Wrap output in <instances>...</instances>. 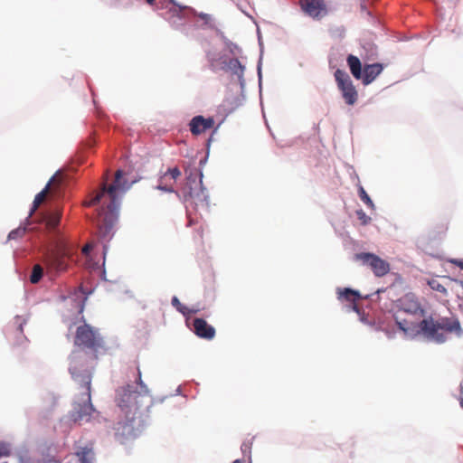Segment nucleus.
Wrapping results in <instances>:
<instances>
[{"label":"nucleus","mask_w":463,"mask_h":463,"mask_svg":"<svg viewBox=\"0 0 463 463\" xmlns=\"http://www.w3.org/2000/svg\"><path fill=\"white\" fill-rule=\"evenodd\" d=\"M354 260H359L364 266L369 267L375 277L381 278L390 271V264L378 255L372 252H359L354 256Z\"/></svg>","instance_id":"nucleus-10"},{"label":"nucleus","mask_w":463,"mask_h":463,"mask_svg":"<svg viewBox=\"0 0 463 463\" xmlns=\"http://www.w3.org/2000/svg\"><path fill=\"white\" fill-rule=\"evenodd\" d=\"M158 14L170 25L180 30L186 36L198 37V30L213 28V17L205 13H197L194 8L179 5L175 0H167L162 6H156Z\"/></svg>","instance_id":"nucleus-3"},{"label":"nucleus","mask_w":463,"mask_h":463,"mask_svg":"<svg viewBox=\"0 0 463 463\" xmlns=\"http://www.w3.org/2000/svg\"><path fill=\"white\" fill-rule=\"evenodd\" d=\"M217 132V128H214V129L213 130L212 132V135L209 137V138L206 140V155L204 156V157H203L202 159H200L199 161V165L200 167H203L207 160H208V156H209V153H210V146H211V143L213 141V136Z\"/></svg>","instance_id":"nucleus-30"},{"label":"nucleus","mask_w":463,"mask_h":463,"mask_svg":"<svg viewBox=\"0 0 463 463\" xmlns=\"http://www.w3.org/2000/svg\"><path fill=\"white\" fill-rule=\"evenodd\" d=\"M383 71V63L375 62L372 64H365L364 66L363 77L360 78V80H362L364 85H369L382 73Z\"/></svg>","instance_id":"nucleus-17"},{"label":"nucleus","mask_w":463,"mask_h":463,"mask_svg":"<svg viewBox=\"0 0 463 463\" xmlns=\"http://www.w3.org/2000/svg\"><path fill=\"white\" fill-rule=\"evenodd\" d=\"M434 325H438L437 333H440L439 330H446L450 333L455 332L458 336L463 335V330L458 319L450 322L448 318H444L441 322L434 321Z\"/></svg>","instance_id":"nucleus-18"},{"label":"nucleus","mask_w":463,"mask_h":463,"mask_svg":"<svg viewBox=\"0 0 463 463\" xmlns=\"http://www.w3.org/2000/svg\"><path fill=\"white\" fill-rule=\"evenodd\" d=\"M80 463H93L94 451L92 448L81 447L76 451Z\"/></svg>","instance_id":"nucleus-22"},{"label":"nucleus","mask_w":463,"mask_h":463,"mask_svg":"<svg viewBox=\"0 0 463 463\" xmlns=\"http://www.w3.org/2000/svg\"><path fill=\"white\" fill-rule=\"evenodd\" d=\"M346 62L349 67L350 72L354 76V78L356 80H360V78L363 77L364 71V67L362 65L360 59L355 55L349 54L346 57Z\"/></svg>","instance_id":"nucleus-19"},{"label":"nucleus","mask_w":463,"mask_h":463,"mask_svg":"<svg viewBox=\"0 0 463 463\" xmlns=\"http://www.w3.org/2000/svg\"><path fill=\"white\" fill-rule=\"evenodd\" d=\"M206 57L209 67L213 71L218 70V64L220 63V69L231 73L232 78H236L241 92H245L246 80L244 79V72L246 67L239 61V58H227L224 55L217 57L216 53L212 52H208Z\"/></svg>","instance_id":"nucleus-6"},{"label":"nucleus","mask_w":463,"mask_h":463,"mask_svg":"<svg viewBox=\"0 0 463 463\" xmlns=\"http://www.w3.org/2000/svg\"><path fill=\"white\" fill-rule=\"evenodd\" d=\"M437 327L438 325H434L433 318L429 317L418 323L408 324L404 334L410 338L423 335L428 340L442 344L446 341V336L443 333H437Z\"/></svg>","instance_id":"nucleus-7"},{"label":"nucleus","mask_w":463,"mask_h":463,"mask_svg":"<svg viewBox=\"0 0 463 463\" xmlns=\"http://www.w3.org/2000/svg\"><path fill=\"white\" fill-rule=\"evenodd\" d=\"M146 2L151 6L156 5V0H146Z\"/></svg>","instance_id":"nucleus-44"},{"label":"nucleus","mask_w":463,"mask_h":463,"mask_svg":"<svg viewBox=\"0 0 463 463\" xmlns=\"http://www.w3.org/2000/svg\"><path fill=\"white\" fill-rule=\"evenodd\" d=\"M337 298L340 301H346L350 303V307L353 311L360 314V309L356 304V301L362 298V295L358 290L351 288H337Z\"/></svg>","instance_id":"nucleus-15"},{"label":"nucleus","mask_w":463,"mask_h":463,"mask_svg":"<svg viewBox=\"0 0 463 463\" xmlns=\"http://www.w3.org/2000/svg\"><path fill=\"white\" fill-rule=\"evenodd\" d=\"M11 454V444L5 441H0V458L8 457Z\"/></svg>","instance_id":"nucleus-34"},{"label":"nucleus","mask_w":463,"mask_h":463,"mask_svg":"<svg viewBox=\"0 0 463 463\" xmlns=\"http://www.w3.org/2000/svg\"><path fill=\"white\" fill-rule=\"evenodd\" d=\"M330 32L333 35H337L342 38L345 36V29L344 26H336L335 28L330 29Z\"/></svg>","instance_id":"nucleus-40"},{"label":"nucleus","mask_w":463,"mask_h":463,"mask_svg":"<svg viewBox=\"0 0 463 463\" xmlns=\"http://www.w3.org/2000/svg\"><path fill=\"white\" fill-rule=\"evenodd\" d=\"M87 299V297H84L80 302H79V312L81 313L84 309V302Z\"/></svg>","instance_id":"nucleus-43"},{"label":"nucleus","mask_w":463,"mask_h":463,"mask_svg":"<svg viewBox=\"0 0 463 463\" xmlns=\"http://www.w3.org/2000/svg\"><path fill=\"white\" fill-rule=\"evenodd\" d=\"M355 213L362 225H367L371 222V217H369L362 209L357 210Z\"/></svg>","instance_id":"nucleus-33"},{"label":"nucleus","mask_w":463,"mask_h":463,"mask_svg":"<svg viewBox=\"0 0 463 463\" xmlns=\"http://www.w3.org/2000/svg\"><path fill=\"white\" fill-rule=\"evenodd\" d=\"M171 304L174 307L176 308L178 312H180L183 316L186 317V321H188L189 316L191 314H194L197 312L196 309H191L183 305L179 298L176 296H174L171 299Z\"/></svg>","instance_id":"nucleus-23"},{"label":"nucleus","mask_w":463,"mask_h":463,"mask_svg":"<svg viewBox=\"0 0 463 463\" xmlns=\"http://www.w3.org/2000/svg\"><path fill=\"white\" fill-rule=\"evenodd\" d=\"M232 463H243L241 459H235Z\"/></svg>","instance_id":"nucleus-47"},{"label":"nucleus","mask_w":463,"mask_h":463,"mask_svg":"<svg viewBox=\"0 0 463 463\" xmlns=\"http://www.w3.org/2000/svg\"><path fill=\"white\" fill-rule=\"evenodd\" d=\"M107 251H108V246L107 245H103V269L101 270V273H100V279L103 280V281H108L107 279V277H106V269L104 268V265H105V258H106V254H107Z\"/></svg>","instance_id":"nucleus-39"},{"label":"nucleus","mask_w":463,"mask_h":463,"mask_svg":"<svg viewBox=\"0 0 463 463\" xmlns=\"http://www.w3.org/2000/svg\"><path fill=\"white\" fill-rule=\"evenodd\" d=\"M137 180L134 179L128 182L125 178V172L118 169L115 175V180L110 186L103 184L99 190L94 191L88 202L89 206L99 204L101 200L108 195L109 203L107 205V211L102 209L103 219L99 227V234L102 241H109L113 236V227L118 220L119 208L121 205L122 196L128 191L132 184Z\"/></svg>","instance_id":"nucleus-1"},{"label":"nucleus","mask_w":463,"mask_h":463,"mask_svg":"<svg viewBox=\"0 0 463 463\" xmlns=\"http://www.w3.org/2000/svg\"><path fill=\"white\" fill-rule=\"evenodd\" d=\"M241 449L243 455L249 454V463H251V456H250V449H251V444L243 442L241 446Z\"/></svg>","instance_id":"nucleus-38"},{"label":"nucleus","mask_w":463,"mask_h":463,"mask_svg":"<svg viewBox=\"0 0 463 463\" xmlns=\"http://www.w3.org/2000/svg\"><path fill=\"white\" fill-rule=\"evenodd\" d=\"M74 344L77 346L71 353L76 350H80L83 352L86 356L83 359H78V367L80 370H82L84 367H87L91 371L90 366L87 364L88 357L90 356L87 352L80 349V346L89 348L93 352H97L99 348L103 345V339L100 336L99 333L92 328L90 325L80 326L77 328ZM71 355H70L71 357Z\"/></svg>","instance_id":"nucleus-5"},{"label":"nucleus","mask_w":463,"mask_h":463,"mask_svg":"<svg viewBox=\"0 0 463 463\" xmlns=\"http://www.w3.org/2000/svg\"><path fill=\"white\" fill-rule=\"evenodd\" d=\"M450 262L463 269V259H452Z\"/></svg>","instance_id":"nucleus-42"},{"label":"nucleus","mask_w":463,"mask_h":463,"mask_svg":"<svg viewBox=\"0 0 463 463\" xmlns=\"http://www.w3.org/2000/svg\"><path fill=\"white\" fill-rule=\"evenodd\" d=\"M189 130L194 136H198L214 126V119L213 117L204 118L202 115H196L192 118L189 124Z\"/></svg>","instance_id":"nucleus-14"},{"label":"nucleus","mask_w":463,"mask_h":463,"mask_svg":"<svg viewBox=\"0 0 463 463\" xmlns=\"http://www.w3.org/2000/svg\"><path fill=\"white\" fill-rule=\"evenodd\" d=\"M30 315L27 314L25 316H15L14 318V324L16 326L17 333L20 335L21 337H23L24 340H26V337L24 335V326L27 323L29 320Z\"/></svg>","instance_id":"nucleus-26"},{"label":"nucleus","mask_w":463,"mask_h":463,"mask_svg":"<svg viewBox=\"0 0 463 463\" xmlns=\"http://www.w3.org/2000/svg\"><path fill=\"white\" fill-rule=\"evenodd\" d=\"M191 330L200 338L213 339L215 335V329L203 318H194Z\"/></svg>","instance_id":"nucleus-16"},{"label":"nucleus","mask_w":463,"mask_h":463,"mask_svg":"<svg viewBox=\"0 0 463 463\" xmlns=\"http://www.w3.org/2000/svg\"><path fill=\"white\" fill-rule=\"evenodd\" d=\"M54 177H55V175L52 176V178L48 181V183L46 184L45 187L40 192L38 193L33 201V203H32V206L30 208V211H29V214L28 216L26 217V222L28 223H32L31 222V217L32 215L34 213V212L36 211L37 207L39 206V204L42 203V201L43 200V198L45 197V194L46 193L48 192L50 186H51V184L52 183V181L54 180Z\"/></svg>","instance_id":"nucleus-20"},{"label":"nucleus","mask_w":463,"mask_h":463,"mask_svg":"<svg viewBox=\"0 0 463 463\" xmlns=\"http://www.w3.org/2000/svg\"><path fill=\"white\" fill-rule=\"evenodd\" d=\"M31 223H28L26 222V219L24 220V222L21 224L18 228L12 230L7 237L8 241L12 240H17L19 238H22L28 231V226Z\"/></svg>","instance_id":"nucleus-24"},{"label":"nucleus","mask_w":463,"mask_h":463,"mask_svg":"<svg viewBox=\"0 0 463 463\" xmlns=\"http://www.w3.org/2000/svg\"><path fill=\"white\" fill-rule=\"evenodd\" d=\"M334 76L345 103L354 105L357 101L358 93L348 73L344 70L336 69Z\"/></svg>","instance_id":"nucleus-8"},{"label":"nucleus","mask_w":463,"mask_h":463,"mask_svg":"<svg viewBox=\"0 0 463 463\" xmlns=\"http://www.w3.org/2000/svg\"><path fill=\"white\" fill-rule=\"evenodd\" d=\"M166 175H170L173 179L175 180L181 175V171L177 166H175L173 168H168L167 171L160 176H164L165 178Z\"/></svg>","instance_id":"nucleus-35"},{"label":"nucleus","mask_w":463,"mask_h":463,"mask_svg":"<svg viewBox=\"0 0 463 463\" xmlns=\"http://www.w3.org/2000/svg\"><path fill=\"white\" fill-rule=\"evenodd\" d=\"M299 5L303 13L316 20L327 14L326 5L323 0H299Z\"/></svg>","instance_id":"nucleus-12"},{"label":"nucleus","mask_w":463,"mask_h":463,"mask_svg":"<svg viewBox=\"0 0 463 463\" xmlns=\"http://www.w3.org/2000/svg\"><path fill=\"white\" fill-rule=\"evenodd\" d=\"M405 312L412 314V315H420L424 316L425 310L420 307L418 302H411L408 305V307L403 308Z\"/></svg>","instance_id":"nucleus-28"},{"label":"nucleus","mask_w":463,"mask_h":463,"mask_svg":"<svg viewBox=\"0 0 463 463\" xmlns=\"http://www.w3.org/2000/svg\"><path fill=\"white\" fill-rule=\"evenodd\" d=\"M199 184L200 189L197 192H194L193 187H189L188 191L184 192V203H187L188 200H192L191 204H194V209L196 212H199L200 209L204 210L205 212L209 211L210 207V197L207 193L206 188L203 185V174L202 169H199Z\"/></svg>","instance_id":"nucleus-9"},{"label":"nucleus","mask_w":463,"mask_h":463,"mask_svg":"<svg viewBox=\"0 0 463 463\" xmlns=\"http://www.w3.org/2000/svg\"><path fill=\"white\" fill-rule=\"evenodd\" d=\"M383 291H384V289H383V288H379V289H377V290L374 292V294L379 295L381 292H383Z\"/></svg>","instance_id":"nucleus-45"},{"label":"nucleus","mask_w":463,"mask_h":463,"mask_svg":"<svg viewBox=\"0 0 463 463\" xmlns=\"http://www.w3.org/2000/svg\"><path fill=\"white\" fill-rule=\"evenodd\" d=\"M85 356L86 354L80 350L74 351L71 356V366L69 367L72 379L82 390L80 393L75 396L71 410L68 414L69 419L79 425L90 422L99 414L91 402L90 384L92 373L87 367H84L82 370H80L78 367V359H83Z\"/></svg>","instance_id":"nucleus-2"},{"label":"nucleus","mask_w":463,"mask_h":463,"mask_svg":"<svg viewBox=\"0 0 463 463\" xmlns=\"http://www.w3.org/2000/svg\"><path fill=\"white\" fill-rule=\"evenodd\" d=\"M64 250L47 252L44 258L46 267L57 272L65 270L67 269V264L64 260Z\"/></svg>","instance_id":"nucleus-13"},{"label":"nucleus","mask_w":463,"mask_h":463,"mask_svg":"<svg viewBox=\"0 0 463 463\" xmlns=\"http://www.w3.org/2000/svg\"><path fill=\"white\" fill-rule=\"evenodd\" d=\"M258 41L260 47V55L257 64V74H258V80H259V87L261 89V81H262V73H261V66H262V55H263V44L261 42V37L260 31L258 30Z\"/></svg>","instance_id":"nucleus-27"},{"label":"nucleus","mask_w":463,"mask_h":463,"mask_svg":"<svg viewBox=\"0 0 463 463\" xmlns=\"http://www.w3.org/2000/svg\"><path fill=\"white\" fill-rule=\"evenodd\" d=\"M18 463H42L40 459L30 457L27 453L19 455Z\"/></svg>","instance_id":"nucleus-36"},{"label":"nucleus","mask_w":463,"mask_h":463,"mask_svg":"<svg viewBox=\"0 0 463 463\" xmlns=\"http://www.w3.org/2000/svg\"><path fill=\"white\" fill-rule=\"evenodd\" d=\"M137 415L129 414L125 415V420L117 421L113 427L115 439L121 444L129 439H134L137 436V430L135 429V421Z\"/></svg>","instance_id":"nucleus-11"},{"label":"nucleus","mask_w":463,"mask_h":463,"mask_svg":"<svg viewBox=\"0 0 463 463\" xmlns=\"http://www.w3.org/2000/svg\"><path fill=\"white\" fill-rule=\"evenodd\" d=\"M175 394H181V387H177L176 391H175Z\"/></svg>","instance_id":"nucleus-46"},{"label":"nucleus","mask_w":463,"mask_h":463,"mask_svg":"<svg viewBox=\"0 0 463 463\" xmlns=\"http://www.w3.org/2000/svg\"><path fill=\"white\" fill-rule=\"evenodd\" d=\"M459 402H460V406L463 408V397L460 398Z\"/></svg>","instance_id":"nucleus-48"},{"label":"nucleus","mask_w":463,"mask_h":463,"mask_svg":"<svg viewBox=\"0 0 463 463\" xmlns=\"http://www.w3.org/2000/svg\"><path fill=\"white\" fill-rule=\"evenodd\" d=\"M395 320H396L398 328L404 333L409 323L406 320L399 321L397 318Z\"/></svg>","instance_id":"nucleus-41"},{"label":"nucleus","mask_w":463,"mask_h":463,"mask_svg":"<svg viewBox=\"0 0 463 463\" xmlns=\"http://www.w3.org/2000/svg\"><path fill=\"white\" fill-rule=\"evenodd\" d=\"M216 33H217V35L220 36L221 40L222 41L224 46H225V50L227 52H229V53L231 55H232L233 57H237L239 58V56L241 55L242 53V50L241 48L235 43L230 41L223 33V32H222L221 30L219 29H216Z\"/></svg>","instance_id":"nucleus-21"},{"label":"nucleus","mask_w":463,"mask_h":463,"mask_svg":"<svg viewBox=\"0 0 463 463\" xmlns=\"http://www.w3.org/2000/svg\"><path fill=\"white\" fill-rule=\"evenodd\" d=\"M116 402L121 411L128 417L129 414H141L152 405L149 390L142 381L139 369H137V378L135 383H127L116 391Z\"/></svg>","instance_id":"nucleus-4"},{"label":"nucleus","mask_w":463,"mask_h":463,"mask_svg":"<svg viewBox=\"0 0 463 463\" xmlns=\"http://www.w3.org/2000/svg\"><path fill=\"white\" fill-rule=\"evenodd\" d=\"M43 275L44 271L43 267L39 264H35L32 269L29 280L32 284H37L42 280Z\"/></svg>","instance_id":"nucleus-25"},{"label":"nucleus","mask_w":463,"mask_h":463,"mask_svg":"<svg viewBox=\"0 0 463 463\" xmlns=\"http://www.w3.org/2000/svg\"><path fill=\"white\" fill-rule=\"evenodd\" d=\"M245 100V94L241 91V96L233 98L231 104L232 105V110L242 105Z\"/></svg>","instance_id":"nucleus-37"},{"label":"nucleus","mask_w":463,"mask_h":463,"mask_svg":"<svg viewBox=\"0 0 463 463\" xmlns=\"http://www.w3.org/2000/svg\"><path fill=\"white\" fill-rule=\"evenodd\" d=\"M428 284L432 290L438 291L445 296L448 295L447 288L443 285H441L438 280L431 279L428 282Z\"/></svg>","instance_id":"nucleus-31"},{"label":"nucleus","mask_w":463,"mask_h":463,"mask_svg":"<svg viewBox=\"0 0 463 463\" xmlns=\"http://www.w3.org/2000/svg\"><path fill=\"white\" fill-rule=\"evenodd\" d=\"M164 176H159L158 178V184L155 187L157 190H160L162 192L165 193H175L178 194L172 186H168L166 184H163Z\"/></svg>","instance_id":"nucleus-32"},{"label":"nucleus","mask_w":463,"mask_h":463,"mask_svg":"<svg viewBox=\"0 0 463 463\" xmlns=\"http://www.w3.org/2000/svg\"><path fill=\"white\" fill-rule=\"evenodd\" d=\"M358 195L360 197V199L371 209H374V203L373 202V200L371 199V197L368 195V194L366 193V191L364 190V188L360 185L359 188H358Z\"/></svg>","instance_id":"nucleus-29"}]
</instances>
